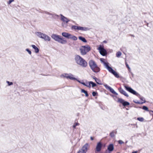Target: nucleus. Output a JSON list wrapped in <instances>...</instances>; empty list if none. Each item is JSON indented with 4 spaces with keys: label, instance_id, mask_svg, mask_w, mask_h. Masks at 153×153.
<instances>
[{
    "label": "nucleus",
    "instance_id": "423d86ee",
    "mask_svg": "<svg viewBox=\"0 0 153 153\" xmlns=\"http://www.w3.org/2000/svg\"><path fill=\"white\" fill-rule=\"evenodd\" d=\"M124 87L126 90L133 94L139 97L140 99L142 101H143L144 102V101H145L144 98L143 97L141 96L140 94L137 93L131 87H128L126 85L124 86Z\"/></svg>",
    "mask_w": 153,
    "mask_h": 153
},
{
    "label": "nucleus",
    "instance_id": "a19ab883",
    "mask_svg": "<svg viewBox=\"0 0 153 153\" xmlns=\"http://www.w3.org/2000/svg\"><path fill=\"white\" fill-rule=\"evenodd\" d=\"M97 93L94 91L92 93V95L93 96H95L97 95Z\"/></svg>",
    "mask_w": 153,
    "mask_h": 153
},
{
    "label": "nucleus",
    "instance_id": "49530a36",
    "mask_svg": "<svg viewBox=\"0 0 153 153\" xmlns=\"http://www.w3.org/2000/svg\"><path fill=\"white\" fill-rule=\"evenodd\" d=\"M137 151H134V152H133L132 153H137Z\"/></svg>",
    "mask_w": 153,
    "mask_h": 153
},
{
    "label": "nucleus",
    "instance_id": "0eeeda50",
    "mask_svg": "<svg viewBox=\"0 0 153 153\" xmlns=\"http://www.w3.org/2000/svg\"><path fill=\"white\" fill-rule=\"evenodd\" d=\"M79 49L81 54L84 55L91 50V48L88 45L82 46H81Z\"/></svg>",
    "mask_w": 153,
    "mask_h": 153
},
{
    "label": "nucleus",
    "instance_id": "ea45409f",
    "mask_svg": "<svg viewBox=\"0 0 153 153\" xmlns=\"http://www.w3.org/2000/svg\"><path fill=\"white\" fill-rule=\"evenodd\" d=\"M14 0H10L8 2L7 4H10Z\"/></svg>",
    "mask_w": 153,
    "mask_h": 153
},
{
    "label": "nucleus",
    "instance_id": "7ed1b4c3",
    "mask_svg": "<svg viewBox=\"0 0 153 153\" xmlns=\"http://www.w3.org/2000/svg\"><path fill=\"white\" fill-rule=\"evenodd\" d=\"M101 61L102 62L105 67L108 70V71L112 74H113L116 77L119 78V76L118 74L111 67L108 65V63L104 61H102L101 60Z\"/></svg>",
    "mask_w": 153,
    "mask_h": 153
},
{
    "label": "nucleus",
    "instance_id": "393cba45",
    "mask_svg": "<svg viewBox=\"0 0 153 153\" xmlns=\"http://www.w3.org/2000/svg\"><path fill=\"white\" fill-rule=\"evenodd\" d=\"M79 26H77L75 25H73L71 27V28L72 29H74V30H79Z\"/></svg>",
    "mask_w": 153,
    "mask_h": 153
},
{
    "label": "nucleus",
    "instance_id": "09e8293b",
    "mask_svg": "<svg viewBox=\"0 0 153 153\" xmlns=\"http://www.w3.org/2000/svg\"><path fill=\"white\" fill-rule=\"evenodd\" d=\"M105 153H110V152H108V151H106Z\"/></svg>",
    "mask_w": 153,
    "mask_h": 153
},
{
    "label": "nucleus",
    "instance_id": "aec40b11",
    "mask_svg": "<svg viewBox=\"0 0 153 153\" xmlns=\"http://www.w3.org/2000/svg\"><path fill=\"white\" fill-rule=\"evenodd\" d=\"M69 75V74H64L61 75L60 76V77L61 78H66L67 79H68Z\"/></svg>",
    "mask_w": 153,
    "mask_h": 153
},
{
    "label": "nucleus",
    "instance_id": "c9c22d12",
    "mask_svg": "<svg viewBox=\"0 0 153 153\" xmlns=\"http://www.w3.org/2000/svg\"><path fill=\"white\" fill-rule=\"evenodd\" d=\"M6 82L7 83V84L9 86H10V85H13V83L12 82H10L9 81H7Z\"/></svg>",
    "mask_w": 153,
    "mask_h": 153
},
{
    "label": "nucleus",
    "instance_id": "4be33fe9",
    "mask_svg": "<svg viewBox=\"0 0 153 153\" xmlns=\"http://www.w3.org/2000/svg\"><path fill=\"white\" fill-rule=\"evenodd\" d=\"M79 30H81L83 31H86L89 30V29L88 27H83L79 26Z\"/></svg>",
    "mask_w": 153,
    "mask_h": 153
},
{
    "label": "nucleus",
    "instance_id": "864d4df0",
    "mask_svg": "<svg viewBox=\"0 0 153 153\" xmlns=\"http://www.w3.org/2000/svg\"><path fill=\"white\" fill-rule=\"evenodd\" d=\"M127 142V141H126V143Z\"/></svg>",
    "mask_w": 153,
    "mask_h": 153
},
{
    "label": "nucleus",
    "instance_id": "c03bdc74",
    "mask_svg": "<svg viewBox=\"0 0 153 153\" xmlns=\"http://www.w3.org/2000/svg\"><path fill=\"white\" fill-rule=\"evenodd\" d=\"M131 75L133 77L134 76V74L132 73V72L131 73Z\"/></svg>",
    "mask_w": 153,
    "mask_h": 153
},
{
    "label": "nucleus",
    "instance_id": "9b49d317",
    "mask_svg": "<svg viewBox=\"0 0 153 153\" xmlns=\"http://www.w3.org/2000/svg\"><path fill=\"white\" fill-rule=\"evenodd\" d=\"M60 16H61V20L63 22L67 23L70 21L69 19L65 17L62 14H61Z\"/></svg>",
    "mask_w": 153,
    "mask_h": 153
},
{
    "label": "nucleus",
    "instance_id": "f257e3e1",
    "mask_svg": "<svg viewBox=\"0 0 153 153\" xmlns=\"http://www.w3.org/2000/svg\"><path fill=\"white\" fill-rule=\"evenodd\" d=\"M75 60L76 63L83 68H85L87 66V63L79 55L75 56Z\"/></svg>",
    "mask_w": 153,
    "mask_h": 153
},
{
    "label": "nucleus",
    "instance_id": "3c124183",
    "mask_svg": "<svg viewBox=\"0 0 153 153\" xmlns=\"http://www.w3.org/2000/svg\"><path fill=\"white\" fill-rule=\"evenodd\" d=\"M150 111L152 112L153 113V114H152V115H153V111Z\"/></svg>",
    "mask_w": 153,
    "mask_h": 153
},
{
    "label": "nucleus",
    "instance_id": "dca6fc26",
    "mask_svg": "<svg viewBox=\"0 0 153 153\" xmlns=\"http://www.w3.org/2000/svg\"><path fill=\"white\" fill-rule=\"evenodd\" d=\"M44 13L47 14L51 15L52 16V17H55V16H56L57 17H59V15L57 14L51 13L47 11H45L44 12Z\"/></svg>",
    "mask_w": 153,
    "mask_h": 153
},
{
    "label": "nucleus",
    "instance_id": "f03ea898",
    "mask_svg": "<svg viewBox=\"0 0 153 153\" xmlns=\"http://www.w3.org/2000/svg\"><path fill=\"white\" fill-rule=\"evenodd\" d=\"M89 64L91 69L94 72L97 73L100 71V68L94 61L90 60L89 62Z\"/></svg>",
    "mask_w": 153,
    "mask_h": 153
},
{
    "label": "nucleus",
    "instance_id": "c85d7f7f",
    "mask_svg": "<svg viewBox=\"0 0 153 153\" xmlns=\"http://www.w3.org/2000/svg\"><path fill=\"white\" fill-rule=\"evenodd\" d=\"M118 100L117 101V102H119L121 103H122L123 104V102L124 101V100L121 98H118Z\"/></svg>",
    "mask_w": 153,
    "mask_h": 153
},
{
    "label": "nucleus",
    "instance_id": "6e6552de",
    "mask_svg": "<svg viewBox=\"0 0 153 153\" xmlns=\"http://www.w3.org/2000/svg\"><path fill=\"white\" fill-rule=\"evenodd\" d=\"M89 147L88 143L85 144L77 153H86Z\"/></svg>",
    "mask_w": 153,
    "mask_h": 153
},
{
    "label": "nucleus",
    "instance_id": "de8ad7c7",
    "mask_svg": "<svg viewBox=\"0 0 153 153\" xmlns=\"http://www.w3.org/2000/svg\"><path fill=\"white\" fill-rule=\"evenodd\" d=\"M131 125H133L134 126H137V124H131Z\"/></svg>",
    "mask_w": 153,
    "mask_h": 153
},
{
    "label": "nucleus",
    "instance_id": "a211bd4d",
    "mask_svg": "<svg viewBox=\"0 0 153 153\" xmlns=\"http://www.w3.org/2000/svg\"><path fill=\"white\" fill-rule=\"evenodd\" d=\"M31 46L35 50V52L36 53H37L39 52V48L35 45H32Z\"/></svg>",
    "mask_w": 153,
    "mask_h": 153
},
{
    "label": "nucleus",
    "instance_id": "c756f323",
    "mask_svg": "<svg viewBox=\"0 0 153 153\" xmlns=\"http://www.w3.org/2000/svg\"><path fill=\"white\" fill-rule=\"evenodd\" d=\"M89 83L90 84H91L92 86V87H95L97 85H96V83H95L93 82L92 81H90V82H89Z\"/></svg>",
    "mask_w": 153,
    "mask_h": 153
},
{
    "label": "nucleus",
    "instance_id": "5fc2aeb1",
    "mask_svg": "<svg viewBox=\"0 0 153 153\" xmlns=\"http://www.w3.org/2000/svg\"><path fill=\"white\" fill-rule=\"evenodd\" d=\"M116 133H117V132L116 131V132H115V134H116Z\"/></svg>",
    "mask_w": 153,
    "mask_h": 153
},
{
    "label": "nucleus",
    "instance_id": "f3484780",
    "mask_svg": "<svg viewBox=\"0 0 153 153\" xmlns=\"http://www.w3.org/2000/svg\"><path fill=\"white\" fill-rule=\"evenodd\" d=\"M114 148V145L112 144H110L108 147V149L109 151H112L113 150Z\"/></svg>",
    "mask_w": 153,
    "mask_h": 153
},
{
    "label": "nucleus",
    "instance_id": "603ef678",
    "mask_svg": "<svg viewBox=\"0 0 153 153\" xmlns=\"http://www.w3.org/2000/svg\"><path fill=\"white\" fill-rule=\"evenodd\" d=\"M137 128V126H136Z\"/></svg>",
    "mask_w": 153,
    "mask_h": 153
},
{
    "label": "nucleus",
    "instance_id": "f8f14e48",
    "mask_svg": "<svg viewBox=\"0 0 153 153\" xmlns=\"http://www.w3.org/2000/svg\"><path fill=\"white\" fill-rule=\"evenodd\" d=\"M102 147V144L100 142H98L97 145L96 147V151L97 152H100L101 149Z\"/></svg>",
    "mask_w": 153,
    "mask_h": 153
},
{
    "label": "nucleus",
    "instance_id": "2eb2a0df",
    "mask_svg": "<svg viewBox=\"0 0 153 153\" xmlns=\"http://www.w3.org/2000/svg\"><path fill=\"white\" fill-rule=\"evenodd\" d=\"M77 81L79 83L82 84L83 85H84L85 86H86L89 87V88H90L91 87V84H90L89 83L88 84H85V82H82L79 80H77Z\"/></svg>",
    "mask_w": 153,
    "mask_h": 153
},
{
    "label": "nucleus",
    "instance_id": "a18cd8bd",
    "mask_svg": "<svg viewBox=\"0 0 153 153\" xmlns=\"http://www.w3.org/2000/svg\"><path fill=\"white\" fill-rule=\"evenodd\" d=\"M90 138H91V140H94V139L92 137H90Z\"/></svg>",
    "mask_w": 153,
    "mask_h": 153
},
{
    "label": "nucleus",
    "instance_id": "9d476101",
    "mask_svg": "<svg viewBox=\"0 0 153 153\" xmlns=\"http://www.w3.org/2000/svg\"><path fill=\"white\" fill-rule=\"evenodd\" d=\"M103 85L106 89L109 90L110 91V92H111L112 93L116 95H118V94L117 93H116L114 91V90L110 86H108L107 84H104Z\"/></svg>",
    "mask_w": 153,
    "mask_h": 153
},
{
    "label": "nucleus",
    "instance_id": "412c9836",
    "mask_svg": "<svg viewBox=\"0 0 153 153\" xmlns=\"http://www.w3.org/2000/svg\"><path fill=\"white\" fill-rule=\"evenodd\" d=\"M78 38L80 40H81L84 42L86 43L87 42L86 40L84 37L81 36H79V37Z\"/></svg>",
    "mask_w": 153,
    "mask_h": 153
},
{
    "label": "nucleus",
    "instance_id": "ddd939ff",
    "mask_svg": "<svg viewBox=\"0 0 153 153\" xmlns=\"http://www.w3.org/2000/svg\"><path fill=\"white\" fill-rule=\"evenodd\" d=\"M118 90L120 92L123 94L125 96L128 97V95L127 94L126 92L122 88H118Z\"/></svg>",
    "mask_w": 153,
    "mask_h": 153
},
{
    "label": "nucleus",
    "instance_id": "a878e982",
    "mask_svg": "<svg viewBox=\"0 0 153 153\" xmlns=\"http://www.w3.org/2000/svg\"><path fill=\"white\" fill-rule=\"evenodd\" d=\"M122 104L123 106H125L126 105H129L130 104V103L128 102L125 101H124Z\"/></svg>",
    "mask_w": 153,
    "mask_h": 153
},
{
    "label": "nucleus",
    "instance_id": "4468645a",
    "mask_svg": "<svg viewBox=\"0 0 153 153\" xmlns=\"http://www.w3.org/2000/svg\"><path fill=\"white\" fill-rule=\"evenodd\" d=\"M93 78L95 80V82L98 84L100 85H102V84L101 82V81L99 79H97V78H96L95 76H93Z\"/></svg>",
    "mask_w": 153,
    "mask_h": 153
},
{
    "label": "nucleus",
    "instance_id": "37998d69",
    "mask_svg": "<svg viewBox=\"0 0 153 153\" xmlns=\"http://www.w3.org/2000/svg\"><path fill=\"white\" fill-rule=\"evenodd\" d=\"M126 66L128 68H130L129 66V65H128L126 63Z\"/></svg>",
    "mask_w": 153,
    "mask_h": 153
},
{
    "label": "nucleus",
    "instance_id": "b1692460",
    "mask_svg": "<svg viewBox=\"0 0 153 153\" xmlns=\"http://www.w3.org/2000/svg\"><path fill=\"white\" fill-rule=\"evenodd\" d=\"M81 92L82 93H83L85 94L86 97H88V93L87 91H85L84 89H82L81 90Z\"/></svg>",
    "mask_w": 153,
    "mask_h": 153
},
{
    "label": "nucleus",
    "instance_id": "2f4dec72",
    "mask_svg": "<svg viewBox=\"0 0 153 153\" xmlns=\"http://www.w3.org/2000/svg\"><path fill=\"white\" fill-rule=\"evenodd\" d=\"M110 135L111 137H114V131H113L111 132L110 133Z\"/></svg>",
    "mask_w": 153,
    "mask_h": 153
},
{
    "label": "nucleus",
    "instance_id": "5701e85b",
    "mask_svg": "<svg viewBox=\"0 0 153 153\" xmlns=\"http://www.w3.org/2000/svg\"><path fill=\"white\" fill-rule=\"evenodd\" d=\"M69 34V33H68L66 32H63L62 33V35L63 36L67 38Z\"/></svg>",
    "mask_w": 153,
    "mask_h": 153
},
{
    "label": "nucleus",
    "instance_id": "39448f33",
    "mask_svg": "<svg viewBox=\"0 0 153 153\" xmlns=\"http://www.w3.org/2000/svg\"><path fill=\"white\" fill-rule=\"evenodd\" d=\"M35 34L39 38L45 41H49L51 40V37L45 33L41 32H36Z\"/></svg>",
    "mask_w": 153,
    "mask_h": 153
},
{
    "label": "nucleus",
    "instance_id": "7c9ffc66",
    "mask_svg": "<svg viewBox=\"0 0 153 153\" xmlns=\"http://www.w3.org/2000/svg\"><path fill=\"white\" fill-rule=\"evenodd\" d=\"M137 119V120L140 122H143L144 121V118L143 117H138Z\"/></svg>",
    "mask_w": 153,
    "mask_h": 153
},
{
    "label": "nucleus",
    "instance_id": "79ce46f5",
    "mask_svg": "<svg viewBox=\"0 0 153 153\" xmlns=\"http://www.w3.org/2000/svg\"><path fill=\"white\" fill-rule=\"evenodd\" d=\"M118 143L120 144H122L123 143V142L121 140H119L118 141Z\"/></svg>",
    "mask_w": 153,
    "mask_h": 153
},
{
    "label": "nucleus",
    "instance_id": "4c0bfd02",
    "mask_svg": "<svg viewBox=\"0 0 153 153\" xmlns=\"http://www.w3.org/2000/svg\"><path fill=\"white\" fill-rule=\"evenodd\" d=\"M79 125V124L78 123H75L73 126V127L74 128H75L77 126Z\"/></svg>",
    "mask_w": 153,
    "mask_h": 153
},
{
    "label": "nucleus",
    "instance_id": "72a5a7b5",
    "mask_svg": "<svg viewBox=\"0 0 153 153\" xmlns=\"http://www.w3.org/2000/svg\"><path fill=\"white\" fill-rule=\"evenodd\" d=\"M143 110H146V111H149V110L148 108H147V107L146 106H143Z\"/></svg>",
    "mask_w": 153,
    "mask_h": 153
},
{
    "label": "nucleus",
    "instance_id": "6ab92c4d",
    "mask_svg": "<svg viewBox=\"0 0 153 153\" xmlns=\"http://www.w3.org/2000/svg\"><path fill=\"white\" fill-rule=\"evenodd\" d=\"M74 75L71 74H69V75H68V79H69L71 80H76V81L78 80L76 79L75 78L73 77Z\"/></svg>",
    "mask_w": 153,
    "mask_h": 153
},
{
    "label": "nucleus",
    "instance_id": "f704fd0d",
    "mask_svg": "<svg viewBox=\"0 0 153 153\" xmlns=\"http://www.w3.org/2000/svg\"><path fill=\"white\" fill-rule=\"evenodd\" d=\"M71 39L74 40L76 41L77 40V38L76 36L73 35Z\"/></svg>",
    "mask_w": 153,
    "mask_h": 153
},
{
    "label": "nucleus",
    "instance_id": "cd10ccee",
    "mask_svg": "<svg viewBox=\"0 0 153 153\" xmlns=\"http://www.w3.org/2000/svg\"><path fill=\"white\" fill-rule=\"evenodd\" d=\"M122 55V53L120 51L117 52L116 54V56L117 57H119Z\"/></svg>",
    "mask_w": 153,
    "mask_h": 153
},
{
    "label": "nucleus",
    "instance_id": "1a4fd4ad",
    "mask_svg": "<svg viewBox=\"0 0 153 153\" xmlns=\"http://www.w3.org/2000/svg\"><path fill=\"white\" fill-rule=\"evenodd\" d=\"M98 49L99 50L100 53L102 56H105L107 54L106 50L104 48L103 46L100 45Z\"/></svg>",
    "mask_w": 153,
    "mask_h": 153
},
{
    "label": "nucleus",
    "instance_id": "58836bf2",
    "mask_svg": "<svg viewBox=\"0 0 153 153\" xmlns=\"http://www.w3.org/2000/svg\"><path fill=\"white\" fill-rule=\"evenodd\" d=\"M25 50L28 52V53L30 55H31V52L30 50L28 49H26Z\"/></svg>",
    "mask_w": 153,
    "mask_h": 153
},
{
    "label": "nucleus",
    "instance_id": "473e14b6",
    "mask_svg": "<svg viewBox=\"0 0 153 153\" xmlns=\"http://www.w3.org/2000/svg\"><path fill=\"white\" fill-rule=\"evenodd\" d=\"M65 22H63V23H62V26L64 27H67V23H65Z\"/></svg>",
    "mask_w": 153,
    "mask_h": 153
},
{
    "label": "nucleus",
    "instance_id": "8fccbe9b",
    "mask_svg": "<svg viewBox=\"0 0 153 153\" xmlns=\"http://www.w3.org/2000/svg\"><path fill=\"white\" fill-rule=\"evenodd\" d=\"M103 43H106L107 42L105 40L104 41H103Z\"/></svg>",
    "mask_w": 153,
    "mask_h": 153
},
{
    "label": "nucleus",
    "instance_id": "e433bc0d",
    "mask_svg": "<svg viewBox=\"0 0 153 153\" xmlns=\"http://www.w3.org/2000/svg\"><path fill=\"white\" fill-rule=\"evenodd\" d=\"M73 35L69 33L68 35L67 39H72Z\"/></svg>",
    "mask_w": 153,
    "mask_h": 153
},
{
    "label": "nucleus",
    "instance_id": "bb28decb",
    "mask_svg": "<svg viewBox=\"0 0 153 153\" xmlns=\"http://www.w3.org/2000/svg\"><path fill=\"white\" fill-rule=\"evenodd\" d=\"M133 102L134 103H135L136 104H142L143 103H144L146 102L145 101H144V102H139L138 101H137L136 100H135V101L134 100Z\"/></svg>",
    "mask_w": 153,
    "mask_h": 153
},
{
    "label": "nucleus",
    "instance_id": "20e7f679",
    "mask_svg": "<svg viewBox=\"0 0 153 153\" xmlns=\"http://www.w3.org/2000/svg\"><path fill=\"white\" fill-rule=\"evenodd\" d=\"M52 38L55 41L62 44H65L67 43L66 40L64 39L63 38L60 37L59 35L55 34H53L51 36Z\"/></svg>",
    "mask_w": 153,
    "mask_h": 153
}]
</instances>
